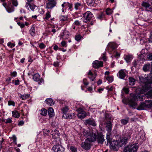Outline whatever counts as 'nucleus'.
I'll use <instances>...</instances> for the list:
<instances>
[{
	"label": "nucleus",
	"instance_id": "2",
	"mask_svg": "<svg viewBox=\"0 0 152 152\" xmlns=\"http://www.w3.org/2000/svg\"><path fill=\"white\" fill-rule=\"evenodd\" d=\"M94 135L91 136L90 140L91 142L97 141L99 144H103L104 140L103 135L101 134H98L97 130L95 128L94 129Z\"/></svg>",
	"mask_w": 152,
	"mask_h": 152
},
{
	"label": "nucleus",
	"instance_id": "12",
	"mask_svg": "<svg viewBox=\"0 0 152 152\" xmlns=\"http://www.w3.org/2000/svg\"><path fill=\"white\" fill-rule=\"evenodd\" d=\"M141 5L145 8L146 11L152 12V6L149 3L143 1Z\"/></svg>",
	"mask_w": 152,
	"mask_h": 152
},
{
	"label": "nucleus",
	"instance_id": "52",
	"mask_svg": "<svg viewBox=\"0 0 152 152\" xmlns=\"http://www.w3.org/2000/svg\"><path fill=\"white\" fill-rule=\"evenodd\" d=\"M103 13L102 12H101L99 14H98L97 16V18L101 19L103 17Z\"/></svg>",
	"mask_w": 152,
	"mask_h": 152
},
{
	"label": "nucleus",
	"instance_id": "17",
	"mask_svg": "<svg viewBox=\"0 0 152 152\" xmlns=\"http://www.w3.org/2000/svg\"><path fill=\"white\" fill-rule=\"evenodd\" d=\"M55 6V3L54 1H46V8L48 9H52Z\"/></svg>",
	"mask_w": 152,
	"mask_h": 152
},
{
	"label": "nucleus",
	"instance_id": "6",
	"mask_svg": "<svg viewBox=\"0 0 152 152\" xmlns=\"http://www.w3.org/2000/svg\"><path fill=\"white\" fill-rule=\"evenodd\" d=\"M136 99V96L135 95L130 98L128 104L131 107L134 108L136 107L137 106Z\"/></svg>",
	"mask_w": 152,
	"mask_h": 152
},
{
	"label": "nucleus",
	"instance_id": "53",
	"mask_svg": "<svg viewBox=\"0 0 152 152\" xmlns=\"http://www.w3.org/2000/svg\"><path fill=\"white\" fill-rule=\"evenodd\" d=\"M7 45L9 47H10L11 48H12L15 46V45L14 44L12 43L11 42H9L7 44Z\"/></svg>",
	"mask_w": 152,
	"mask_h": 152
},
{
	"label": "nucleus",
	"instance_id": "34",
	"mask_svg": "<svg viewBox=\"0 0 152 152\" xmlns=\"http://www.w3.org/2000/svg\"><path fill=\"white\" fill-rule=\"evenodd\" d=\"M110 133L109 134V133H108L107 134L106 139L107 141V145L108 143H109L110 144L111 142L112 138L110 136Z\"/></svg>",
	"mask_w": 152,
	"mask_h": 152
},
{
	"label": "nucleus",
	"instance_id": "37",
	"mask_svg": "<svg viewBox=\"0 0 152 152\" xmlns=\"http://www.w3.org/2000/svg\"><path fill=\"white\" fill-rule=\"evenodd\" d=\"M81 6L82 5L81 3L77 2L75 3V8L76 10L80 9Z\"/></svg>",
	"mask_w": 152,
	"mask_h": 152
},
{
	"label": "nucleus",
	"instance_id": "51",
	"mask_svg": "<svg viewBox=\"0 0 152 152\" xmlns=\"http://www.w3.org/2000/svg\"><path fill=\"white\" fill-rule=\"evenodd\" d=\"M12 4L14 6H17L18 5V3L17 0H12Z\"/></svg>",
	"mask_w": 152,
	"mask_h": 152
},
{
	"label": "nucleus",
	"instance_id": "16",
	"mask_svg": "<svg viewBox=\"0 0 152 152\" xmlns=\"http://www.w3.org/2000/svg\"><path fill=\"white\" fill-rule=\"evenodd\" d=\"M118 77L121 79H124L126 75V70L125 69H121L117 74Z\"/></svg>",
	"mask_w": 152,
	"mask_h": 152
},
{
	"label": "nucleus",
	"instance_id": "5",
	"mask_svg": "<svg viewBox=\"0 0 152 152\" xmlns=\"http://www.w3.org/2000/svg\"><path fill=\"white\" fill-rule=\"evenodd\" d=\"M110 145V148L115 151H117L120 147L117 140H113L112 141Z\"/></svg>",
	"mask_w": 152,
	"mask_h": 152
},
{
	"label": "nucleus",
	"instance_id": "35",
	"mask_svg": "<svg viewBox=\"0 0 152 152\" xmlns=\"http://www.w3.org/2000/svg\"><path fill=\"white\" fill-rule=\"evenodd\" d=\"M150 65L149 64H146L144 65L143 67V70L145 72L149 70Z\"/></svg>",
	"mask_w": 152,
	"mask_h": 152
},
{
	"label": "nucleus",
	"instance_id": "58",
	"mask_svg": "<svg viewBox=\"0 0 152 152\" xmlns=\"http://www.w3.org/2000/svg\"><path fill=\"white\" fill-rule=\"evenodd\" d=\"M83 83L86 86L88 84V83L87 82L86 79H85L83 80Z\"/></svg>",
	"mask_w": 152,
	"mask_h": 152
},
{
	"label": "nucleus",
	"instance_id": "45",
	"mask_svg": "<svg viewBox=\"0 0 152 152\" xmlns=\"http://www.w3.org/2000/svg\"><path fill=\"white\" fill-rule=\"evenodd\" d=\"M122 90L126 94H128L129 93V89L127 88L124 87L123 88Z\"/></svg>",
	"mask_w": 152,
	"mask_h": 152
},
{
	"label": "nucleus",
	"instance_id": "38",
	"mask_svg": "<svg viewBox=\"0 0 152 152\" xmlns=\"http://www.w3.org/2000/svg\"><path fill=\"white\" fill-rule=\"evenodd\" d=\"M47 113V110L45 109H42L40 111V114L43 116H45Z\"/></svg>",
	"mask_w": 152,
	"mask_h": 152
},
{
	"label": "nucleus",
	"instance_id": "55",
	"mask_svg": "<svg viewBox=\"0 0 152 152\" xmlns=\"http://www.w3.org/2000/svg\"><path fill=\"white\" fill-rule=\"evenodd\" d=\"M61 46L66 47L67 46L66 42L65 41H62L61 43Z\"/></svg>",
	"mask_w": 152,
	"mask_h": 152
},
{
	"label": "nucleus",
	"instance_id": "11",
	"mask_svg": "<svg viewBox=\"0 0 152 152\" xmlns=\"http://www.w3.org/2000/svg\"><path fill=\"white\" fill-rule=\"evenodd\" d=\"M132 134V131L129 130H126L124 131L122 135V137L129 140L131 137Z\"/></svg>",
	"mask_w": 152,
	"mask_h": 152
},
{
	"label": "nucleus",
	"instance_id": "22",
	"mask_svg": "<svg viewBox=\"0 0 152 152\" xmlns=\"http://www.w3.org/2000/svg\"><path fill=\"white\" fill-rule=\"evenodd\" d=\"M146 108L147 107L145 103L142 102L141 103L139 106L137 108V109L138 110H145Z\"/></svg>",
	"mask_w": 152,
	"mask_h": 152
},
{
	"label": "nucleus",
	"instance_id": "30",
	"mask_svg": "<svg viewBox=\"0 0 152 152\" xmlns=\"http://www.w3.org/2000/svg\"><path fill=\"white\" fill-rule=\"evenodd\" d=\"M135 80L133 77H130L129 78V84L131 86L134 85L135 84Z\"/></svg>",
	"mask_w": 152,
	"mask_h": 152
},
{
	"label": "nucleus",
	"instance_id": "3",
	"mask_svg": "<svg viewBox=\"0 0 152 152\" xmlns=\"http://www.w3.org/2000/svg\"><path fill=\"white\" fill-rule=\"evenodd\" d=\"M138 148V143L129 145L125 148L126 152H137Z\"/></svg>",
	"mask_w": 152,
	"mask_h": 152
},
{
	"label": "nucleus",
	"instance_id": "49",
	"mask_svg": "<svg viewBox=\"0 0 152 152\" xmlns=\"http://www.w3.org/2000/svg\"><path fill=\"white\" fill-rule=\"evenodd\" d=\"M60 19L61 21H65L67 20V18L64 16H61L60 17Z\"/></svg>",
	"mask_w": 152,
	"mask_h": 152
},
{
	"label": "nucleus",
	"instance_id": "9",
	"mask_svg": "<svg viewBox=\"0 0 152 152\" xmlns=\"http://www.w3.org/2000/svg\"><path fill=\"white\" fill-rule=\"evenodd\" d=\"M54 152H64V148L59 144L54 145L53 148Z\"/></svg>",
	"mask_w": 152,
	"mask_h": 152
},
{
	"label": "nucleus",
	"instance_id": "26",
	"mask_svg": "<svg viewBox=\"0 0 152 152\" xmlns=\"http://www.w3.org/2000/svg\"><path fill=\"white\" fill-rule=\"evenodd\" d=\"M48 114L50 117H52L54 115L53 109L51 107H50L48 109Z\"/></svg>",
	"mask_w": 152,
	"mask_h": 152
},
{
	"label": "nucleus",
	"instance_id": "19",
	"mask_svg": "<svg viewBox=\"0 0 152 152\" xmlns=\"http://www.w3.org/2000/svg\"><path fill=\"white\" fill-rule=\"evenodd\" d=\"M106 128L107 131L108 132L109 134L110 133V132L112 130V124L111 122L109 121H108L106 123Z\"/></svg>",
	"mask_w": 152,
	"mask_h": 152
},
{
	"label": "nucleus",
	"instance_id": "8",
	"mask_svg": "<svg viewBox=\"0 0 152 152\" xmlns=\"http://www.w3.org/2000/svg\"><path fill=\"white\" fill-rule=\"evenodd\" d=\"M91 139V138H88L86 139L84 142L81 144V147L86 150H89L91 148V145L89 142H91L90 140Z\"/></svg>",
	"mask_w": 152,
	"mask_h": 152
},
{
	"label": "nucleus",
	"instance_id": "24",
	"mask_svg": "<svg viewBox=\"0 0 152 152\" xmlns=\"http://www.w3.org/2000/svg\"><path fill=\"white\" fill-rule=\"evenodd\" d=\"M51 133V134L53 138H56L59 137V133L58 131L57 130H55L53 131H52Z\"/></svg>",
	"mask_w": 152,
	"mask_h": 152
},
{
	"label": "nucleus",
	"instance_id": "15",
	"mask_svg": "<svg viewBox=\"0 0 152 152\" xmlns=\"http://www.w3.org/2000/svg\"><path fill=\"white\" fill-rule=\"evenodd\" d=\"M93 67L96 69H97L103 66V63L101 61L96 60L93 63Z\"/></svg>",
	"mask_w": 152,
	"mask_h": 152
},
{
	"label": "nucleus",
	"instance_id": "31",
	"mask_svg": "<svg viewBox=\"0 0 152 152\" xmlns=\"http://www.w3.org/2000/svg\"><path fill=\"white\" fill-rule=\"evenodd\" d=\"M12 116L15 118H18L20 116L19 113L17 111L15 110L12 111Z\"/></svg>",
	"mask_w": 152,
	"mask_h": 152
},
{
	"label": "nucleus",
	"instance_id": "14",
	"mask_svg": "<svg viewBox=\"0 0 152 152\" xmlns=\"http://www.w3.org/2000/svg\"><path fill=\"white\" fill-rule=\"evenodd\" d=\"M119 143V145H120V147H121L123 145H125L128 142V140L126 139L121 137L119 140H117Z\"/></svg>",
	"mask_w": 152,
	"mask_h": 152
},
{
	"label": "nucleus",
	"instance_id": "28",
	"mask_svg": "<svg viewBox=\"0 0 152 152\" xmlns=\"http://www.w3.org/2000/svg\"><path fill=\"white\" fill-rule=\"evenodd\" d=\"M108 48H110L113 50L115 49L117 47V45L114 42H110L108 45Z\"/></svg>",
	"mask_w": 152,
	"mask_h": 152
},
{
	"label": "nucleus",
	"instance_id": "42",
	"mask_svg": "<svg viewBox=\"0 0 152 152\" xmlns=\"http://www.w3.org/2000/svg\"><path fill=\"white\" fill-rule=\"evenodd\" d=\"M29 95L28 94L24 95H21L20 96V98L22 99L23 100L26 99L27 98H29Z\"/></svg>",
	"mask_w": 152,
	"mask_h": 152
},
{
	"label": "nucleus",
	"instance_id": "25",
	"mask_svg": "<svg viewBox=\"0 0 152 152\" xmlns=\"http://www.w3.org/2000/svg\"><path fill=\"white\" fill-rule=\"evenodd\" d=\"M45 102L46 103L50 106L53 105L54 104V102L51 98H48L46 99Z\"/></svg>",
	"mask_w": 152,
	"mask_h": 152
},
{
	"label": "nucleus",
	"instance_id": "1",
	"mask_svg": "<svg viewBox=\"0 0 152 152\" xmlns=\"http://www.w3.org/2000/svg\"><path fill=\"white\" fill-rule=\"evenodd\" d=\"M139 80L143 84L141 87L137 89L136 91L138 94H143L150 88H152V80L149 78L148 76L147 79L140 76L139 77Z\"/></svg>",
	"mask_w": 152,
	"mask_h": 152
},
{
	"label": "nucleus",
	"instance_id": "21",
	"mask_svg": "<svg viewBox=\"0 0 152 152\" xmlns=\"http://www.w3.org/2000/svg\"><path fill=\"white\" fill-rule=\"evenodd\" d=\"M26 7L29 10V7L31 10H34L35 8V5L33 4L30 3V2H26Z\"/></svg>",
	"mask_w": 152,
	"mask_h": 152
},
{
	"label": "nucleus",
	"instance_id": "33",
	"mask_svg": "<svg viewBox=\"0 0 152 152\" xmlns=\"http://www.w3.org/2000/svg\"><path fill=\"white\" fill-rule=\"evenodd\" d=\"M145 103L147 108H150L152 106V100H146Z\"/></svg>",
	"mask_w": 152,
	"mask_h": 152
},
{
	"label": "nucleus",
	"instance_id": "54",
	"mask_svg": "<svg viewBox=\"0 0 152 152\" xmlns=\"http://www.w3.org/2000/svg\"><path fill=\"white\" fill-rule=\"evenodd\" d=\"M114 55L115 57L116 58H118L120 56V54L116 51H115L114 52Z\"/></svg>",
	"mask_w": 152,
	"mask_h": 152
},
{
	"label": "nucleus",
	"instance_id": "4",
	"mask_svg": "<svg viewBox=\"0 0 152 152\" xmlns=\"http://www.w3.org/2000/svg\"><path fill=\"white\" fill-rule=\"evenodd\" d=\"M92 17L93 15L90 11H87L83 14V21L86 23L88 22Z\"/></svg>",
	"mask_w": 152,
	"mask_h": 152
},
{
	"label": "nucleus",
	"instance_id": "50",
	"mask_svg": "<svg viewBox=\"0 0 152 152\" xmlns=\"http://www.w3.org/2000/svg\"><path fill=\"white\" fill-rule=\"evenodd\" d=\"M74 24L77 26H81V22L78 20H76L75 21Z\"/></svg>",
	"mask_w": 152,
	"mask_h": 152
},
{
	"label": "nucleus",
	"instance_id": "64",
	"mask_svg": "<svg viewBox=\"0 0 152 152\" xmlns=\"http://www.w3.org/2000/svg\"><path fill=\"white\" fill-rule=\"evenodd\" d=\"M148 95L150 97H152V91H150L148 93Z\"/></svg>",
	"mask_w": 152,
	"mask_h": 152
},
{
	"label": "nucleus",
	"instance_id": "56",
	"mask_svg": "<svg viewBox=\"0 0 152 152\" xmlns=\"http://www.w3.org/2000/svg\"><path fill=\"white\" fill-rule=\"evenodd\" d=\"M147 57L148 59L152 60V53L149 54L147 56Z\"/></svg>",
	"mask_w": 152,
	"mask_h": 152
},
{
	"label": "nucleus",
	"instance_id": "39",
	"mask_svg": "<svg viewBox=\"0 0 152 152\" xmlns=\"http://www.w3.org/2000/svg\"><path fill=\"white\" fill-rule=\"evenodd\" d=\"M69 110V108L68 106H66L62 109V111L63 113L66 114Z\"/></svg>",
	"mask_w": 152,
	"mask_h": 152
},
{
	"label": "nucleus",
	"instance_id": "57",
	"mask_svg": "<svg viewBox=\"0 0 152 152\" xmlns=\"http://www.w3.org/2000/svg\"><path fill=\"white\" fill-rule=\"evenodd\" d=\"M45 45L43 43H41L39 45V48L41 49H43L45 48Z\"/></svg>",
	"mask_w": 152,
	"mask_h": 152
},
{
	"label": "nucleus",
	"instance_id": "29",
	"mask_svg": "<svg viewBox=\"0 0 152 152\" xmlns=\"http://www.w3.org/2000/svg\"><path fill=\"white\" fill-rule=\"evenodd\" d=\"M132 58V56L131 55H126L124 56V59L127 62H130Z\"/></svg>",
	"mask_w": 152,
	"mask_h": 152
},
{
	"label": "nucleus",
	"instance_id": "27",
	"mask_svg": "<svg viewBox=\"0 0 152 152\" xmlns=\"http://www.w3.org/2000/svg\"><path fill=\"white\" fill-rule=\"evenodd\" d=\"M88 75L91 76V77L89 76V77L91 79L92 81H94V79H95L96 77V74L95 75L93 74L91 70H89L88 73Z\"/></svg>",
	"mask_w": 152,
	"mask_h": 152
},
{
	"label": "nucleus",
	"instance_id": "63",
	"mask_svg": "<svg viewBox=\"0 0 152 152\" xmlns=\"http://www.w3.org/2000/svg\"><path fill=\"white\" fill-rule=\"evenodd\" d=\"M53 65L55 66H58L59 65V63L57 61L55 62L54 63Z\"/></svg>",
	"mask_w": 152,
	"mask_h": 152
},
{
	"label": "nucleus",
	"instance_id": "36",
	"mask_svg": "<svg viewBox=\"0 0 152 152\" xmlns=\"http://www.w3.org/2000/svg\"><path fill=\"white\" fill-rule=\"evenodd\" d=\"M129 120V118H127L125 119H123L121 120V122L122 124L125 125L128 122Z\"/></svg>",
	"mask_w": 152,
	"mask_h": 152
},
{
	"label": "nucleus",
	"instance_id": "62",
	"mask_svg": "<svg viewBox=\"0 0 152 152\" xmlns=\"http://www.w3.org/2000/svg\"><path fill=\"white\" fill-rule=\"evenodd\" d=\"M18 24L21 28H23L25 26V24L24 23H18Z\"/></svg>",
	"mask_w": 152,
	"mask_h": 152
},
{
	"label": "nucleus",
	"instance_id": "46",
	"mask_svg": "<svg viewBox=\"0 0 152 152\" xmlns=\"http://www.w3.org/2000/svg\"><path fill=\"white\" fill-rule=\"evenodd\" d=\"M8 104L9 106L12 105L13 106H15V103L12 101L10 100L8 101Z\"/></svg>",
	"mask_w": 152,
	"mask_h": 152
},
{
	"label": "nucleus",
	"instance_id": "32",
	"mask_svg": "<svg viewBox=\"0 0 152 152\" xmlns=\"http://www.w3.org/2000/svg\"><path fill=\"white\" fill-rule=\"evenodd\" d=\"M30 34L32 36H33L35 35V27L34 26H32L31 27L29 31Z\"/></svg>",
	"mask_w": 152,
	"mask_h": 152
},
{
	"label": "nucleus",
	"instance_id": "61",
	"mask_svg": "<svg viewBox=\"0 0 152 152\" xmlns=\"http://www.w3.org/2000/svg\"><path fill=\"white\" fill-rule=\"evenodd\" d=\"M104 61H105L106 60V55L105 54H103L102 55V57L101 58Z\"/></svg>",
	"mask_w": 152,
	"mask_h": 152
},
{
	"label": "nucleus",
	"instance_id": "20",
	"mask_svg": "<svg viewBox=\"0 0 152 152\" xmlns=\"http://www.w3.org/2000/svg\"><path fill=\"white\" fill-rule=\"evenodd\" d=\"M6 10L9 13H11L14 11V8L11 4V3H8L7 7Z\"/></svg>",
	"mask_w": 152,
	"mask_h": 152
},
{
	"label": "nucleus",
	"instance_id": "18",
	"mask_svg": "<svg viewBox=\"0 0 152 152\" xmlns=\"http://www.w3.org/2000/svg\"><path fill=\"white\" fill-rule=\"evenodd\" d=\"M85 123L86 125H91L95 126H96L95 121L94 120L89 119L85 120Z\"/></svg>",
	"mask_w": 152,
	"mask_h": 152
},
{
	"label": "nucleus",
	"instance_id": "13",
	"mask_svg": "<svg viewBox=\"0 0 152 152\" xmlns=\"http://www.w3.org/2000/svg\"><path fill=\"white\" fill-rule=\"evenodd\" d=\"M33 79L34 81L38 82L39 84H41L42 83H43V80L42 78H40V75L38 73L34 75Z\"/></svg>",
	"mask_w": 152,
	"mask_h": 152
},
{
	"label": "nucleus",
	"instance_id": "7",
	"mask_svg": "<svg viewBox=\"0 0 152 152\" xmlns=\"http://www.w3.org/2000/svg\"><path fill=\"white\" fill-rule=\"evenodd\" d=\"M94 129H93L92 130L89 129L86 130L83 129L82 132L83 135L86 137H89V138H91L92 136L94 135Z\"/></svg>",
	"mask_w": 152,
	"mask_h": 152
},
{
	"label": "nucleus",
	"instance_id": "41",
	"mask_svg": "<svg viewBox=\"0 0 152 152\" xmlns=\"http://www.w3.org/2000/svg\"><path fill=\"white\" fill-rule=\"evenodd\" d=\"M70 149L72 152H77V149L74 146H71Z\"/></svg>",
	"mask_w": 152,
	"mask_h": 152
},
{
	"label": "nucleus",
	"instance_id": "10",
	"mask_svg": "<svg viewBox=\"0 0 152 152\" xmlns=\"http://www.w3.org/2000/svg\"><path fill=\"white\" fill-rule=\"evenodd\" d=\"M77 111L78 112L77 116L79 118L83 119L86 116V113L83 110L82 108H78L77 109Z\"/></svg>",
	"mask_w": 152,
	"mask_h": 152
},
{
	"label": "nucleus",
	"instance_id": "60",
	"mask_svg": "<svg viewBox=\"0 0 152 152\" xmlns=\"http://www.w3.org/2000/svg\"><path fill=\"white\" fill-rule=\"evenodd\" d=\"M17 74V72L15 71H14L11 73V75L13 77H15L16 76Z\"/></svg>",
	"mask_w": 152,
	"mask_h": 152
},
{
	"label": "nucleus",
	"instance_id": "40",
	"mask_svg": "<svg viewBox=\"0 0 152 152\" xmlns=\"http://www.w3.org/2000/svg\"><path fill=\"white\" fill-rule=\"evenodd\" d=\"M106 79L108 80L109 83H111L113 80V77L108 76L106 77Z\"/></svg>",
	"mask_w": 152,
	"mask_h": 152
},
{
	"label": "nucleus",
	"instance_id": "44",
	"mask_svg": "<svg viewBox=\"0 0 152 152\" xmlns=\"http://www.w3.org/2000/svg\"><path fill=\"white\" fill-rule=\"evenodd\" d=\"M106 12L107 15H110L112 12V10L109 8H107L106 10Z\"/></svg>",
	"mask_w": 152,
	"mask_h": 152
},
{
	"label": "nucleus",
	"instance_id": "47",
	"mask_svg": "<svg viewBox=\"0 0 152 152\" xmlns=\"http://www.w3.org/2000/svg\"><path fill=\"white\" fill-rule=\"evenodd\" d=\"M51 15L50 14V12L49 11L47 12L46 14L45 19H49Z\"/></svg>",
	"mask_w": 152,
	"mask_h": 152
},
{
	"label": "nucleus",
	"instance_id": "23",
	"mask_svg": "<svg viewBox=\"0 0 152 152\" xmlns=\"http://www.w3.org/2000/svg\"><path fill=\"white\" fill-rule=\"evenodd\" d=\"M87 5L90 7H96L95 0H88L87 1Z\"/></svg>",
	"mask_w": 152,
	"mask_h": 152
},
{
	"label": "nucleus",
	"instance_id": "48",
	"mask_svg": "<svg viewBox=\"0 0 152 152\" xmlns=\"http://www.w3.org/2000/svg\"><path fill=\"white\" fill-rule=\"evenodd\" d=\"M81 38V36L79 34L76 35L75 37V39L77 41L80 40Z\"/></svg>",
	"mask_w": 152,
	"mask_h": 152
},
{
	"label": "nucleus",
	"instance_id": "59",
	"mask_svg": "<svg viewBox=\"0 0 152 152\" xmlns=\"http://www.w3.org/2000/svg\"><path fill=\"white\" fill-rule=\"evenodd\" d=\"M12 122V120L10 118H8L6 120V121L5 122L6 124L8 123H11Z\"/></svg>",
	"mask_w": 152,
	"mask_h": 152
},
{
	"label": "nucleus",
	"instance_id": "43",
	"mask_svg": "<svg viewBox=\"0 0 152 152\" xmlns=\"http://www.w3.org/2000/svg\"><path fill=\"white\" fill-rule=\"evenodd\" d=\"M69 3L68 2H64L61 5L62 7L63 8H64L65 10H66L68 7Z\"/></svg>",
	"mask_w": 152,
	"mask_h": 152
}]
</instances>
